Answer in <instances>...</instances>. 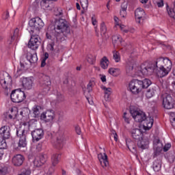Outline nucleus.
<instances>
[{
	"label": "nucleus",
	"instance_id": "nucleus-1",
	"mask_svg": "<svg viewBox=\"0 0 175 175\" xmlns=\"http://www.w3.org/2000/svg\"><path fill=\"white\" fill-rule=\"evenodd\" d=\"M139 70L144 76H151L152 73H156L158 77H165L170 72L163 67V57L158 58L155 63L149 64L148 66L141 65Z\"/></svg>",
	"mask_w": 175,
	"mask_h": 175
},
{
	"label": "nucleus",
	"instance_id": "nucleus-2",
	"mask_svg": "<svg viewBox=\"0 0 175 175\" xmlns=\"http://www.w3.org/2000/svg\"><path fill=\"white\" fill-rule=\"evenodd\" d=\"M53 41L56 43H61L70 33V26L66 20L57 18L55 21Z\"/></svg>",
	"mask_w": 175,
	"mask_h": 175
},
{
	"label": "nucleus",
	"instance_id": "nucleus-3",
	"mask_svg": "<svg viewBox=\"0 0 175 175\" xmlns=\"http://www.w3.org/2000/svg\"><path fill=\"white\" fill-rule=\"evenodd\" d=\"M151 84V80L148 79H145L142 81L133 79L129 84V88L132 94L134 95H137V94H140L143 90L148 88Z\"/></svg>",
	"mask_w": 175,
	"mask_h": 175
},
{
	"label": "nucleus",
	"instance_id": "nucleus-4",
	"mask_svg": "<svg viewBox=\"0 0 175 175\" xmlns=\"http://www.w3.org/2000/svg\"><path fill=\"white\" fill-rule=\"evenodd\" d=\"M130 113L131 114L133 118L136 122H144L147 125V128H151L154 124V119L149 118L150 122L147 120V116L146 113L142 111H137L136 109H130Z\"/></svg>",
	"mask_w": 175,
	"mask_h": 175
},
{
	"label": "nucleus",
	"instance_id": "nucleus-5",
	"mask_svg": "<svg viewBox=\"0 0 175 175\" xmlns=\"http://www.w3.org/2000/svg\"><path fill=\"white\" fill-rule=\"evenodd\" d=\"M44 27V23L39 17L33 18L29 21V26L27 27V31L31 34L38 35L40 32V29Z\"/></svg>",
	"mask_w": 175,
	"mask_h": 175
},
{
	"label": "nucleus",
	"instance_id": "nucleus-6",
	"mask_svg": "<svg viewBox=\"0 0 175 175\" xmlns=\"http://www.w3.org/2000/svg\"><path fill=\"white\" fill-rule=\"evenodd\" d=\"M39 84L40 86L42 88V95H47L49 91H50V87L51 85V81H50V77L43 74L40 73L38 75Z\"/></svg>",
	"mask_w": 175,
	"mask_h": 175
},
{
	"label": "nucleus",
	"instance_id": "nucleus-7",
	"mask_svg": "<svg viewBox=\"0 0 175 175\" xmlns=\"http://www.w3.org/2000/svg\"><path fill=\"white\" fill-rule=\"evenodd\" d=\"M10 98L14 103H21L25 99V93L21 89H16L12 90Z\"/></svg>",
	"mask_w": 175,
	"mask_h": 175
},
{
	"label": "nucleus",
	"instance_id": "nucleus-8",
	"mask_svg": "<svg viewBox=\"0 0 175 175\" xmlns=\"http://www.w3.org/2000/svg\"><path fill=\"white\" fill-rule=\"evenodd\" d=\"M0 84L4 90L11 88L12 87V77L8 73L0 74Z\"/></svg>",
	"mask_w": 175,
	"mask_h": 175
},
{
	"label": "nucleus",
	"instance_id": "nucleus-9",
	"mask_svg": "<svg viewBox=\"0 0 175 175\" xmlns=\"http://www.w3.org/2000/svg\"><path fill=\"white\" fill-rule=\"evenodd\" d=\"M40 38L38 34H31V38L28 42V47L31 50H38L40 46Z\"/></svg>",
	"mask_w": 175,
	"mask_h": 175
},
{
	"label": "nucleus",
	"instance_id": "nucleus-10",
	"mask_svg": "<svg viewBox=\"0 0 175 175\" xmlns=\"http://www.w3.org/2000/svg\"><path fill=\"white\" fill-rule=\"evenodd\" d=\"M16 135L19 137L18 147L20 148L27 147V135L25 130L16 129Z\"/></svg>",
	"mask_w": 175,
	"mask_h": 175
},
{
	"label": "nucleus",
	"instance_id": "nucleus-11",
	"mask_svg": "<svg viewBox=\"0 0 175 175\" xmlns=\"http://www.w3.org/2000/svg\"><path fill=\"white\" fill-rule=\"evenodd\" d=\"M163 106L164 109L170 110L174 107V99L170 94H166L163 97Z\"/></svg>",
	"mask_w": 175,
	"mask_h": 175
},
{
	"label": "nucleus",
	"instance_id": "nucleus-12",
	"mask_svg": "<svg viewBox=\"0 0 175 175\" xmlns=\"http://www.w3.org/2000/svg\"><path fill=\"white\" fill-rule=\"evenodd\" d=\"M31 136L33 142H39V140L43 139V136H44V131L42 129H35L31 131Z\"/></svg>",
	"mask_w": 175,
	"mask_h": 175
},
{
	"label": "nucleus",
	"instance_id": "nucleus-13",
	"mask_svg": "<svg viewBox=\"0 0 175 175\" xmlns=\"http://www.w3.org/2000/svg\"><path fill=\"white\" fill-rule=\"evenodd\" d=\"M135 16L136 23L138 24H142V23H143L146 18L144 16H146V12H144V10H143V8H137L135 11Z\"/></svg>",
	"mask_w": 175,
	"mask_h": 175
},
{
	"label": "nucleus",
	"instance_id": "nucleus-14",
	"mask_svg": "<svg viewBox=\"0 0 175 175\" xmlns=\"http://www.w3.org/2000/svg\"><path fill=\"white\" fill-rule=\"evenodd\" d=\"M40 119L45 122H50L54 120V111L48 110L46 112H43L40 116Z\"/></svg>",
	"mask_w": 175,
	"mask_h": 175
},
{
	"label": "nucleus",
	"instance_id": "nucleus-15",
	"mask_svg": "<svg viewBox=\"0 0 175 175\" xmlns=\"http://www.w3.org/2000/svg\"><path fill=\"white\" fill-rule=\"evenodd\" d=\"M130 133L134 140H141L143 137V131L139 129H132L130 130Z\"/></svg>",
	"mask_w": 175,
	"mask_h": 175
},
{
	"label": "nucleus",
	"instance_id": "nucleus-16",
	"mask_svg": "<svg viewBox=\"0 0 175 175\" xmlns=\"http://www.w3.org/2000/svg\"><path fill=\"white\" fill-rule=\"evenodd\" d=\"M22 84L25 90H32V87H33V77L23 78L22 81Z\"/></svg>",
	"mask_w": 175,
	"mask_h": 175
},
{
	"label": "nucleus",
	"instance_id": "nucleus-17",
	"mask_svg": "<svg viewBox=\"0 0 175 175\" xmlns=\"http://www.w3.org/2000/svg\"><path fill=\"white\" fill-rule=\"evenodd\" d=\"M65 144V137H64V134H60L57 135V140L55 142V147L57 148V150H61V148H63Z\"/></svg>",
	"mask_w": 175,
	"mask_h": 175
},
{
	"label": "nucleus",
	"instance_id": "nucleus-18",
	"mask_svg": "<svg viewBox=\"0 0 175 175\" xmlns=\"http://www.w3.org/2000/svg\"><path fill=\"white\" fill-rule=\"evenodd\" d=\"M25 159L24 156L21 154H16L12 158V163L14 166H21L24 163Z\"/></svg>",
	"mask_w": 175,
	"mask_h": 175
},
{
	"label": "nucleus",
	"instance_id": "nucleus-19",
	"mask_svg": "<svg viewBox=\"0 0 175 175\" xmlns=\"http://www.w3.org/2000/svg\"><path fill=\"white\" fill-rule=\"evenodd\" d=\"M0 135L2 136L3 139H10V127L8 126H4L0 129Z\"/></svg>",
	"mask_w": 175,
	"mask_h": 175
},
{
	"label": "nucleus",
	"instance_id": "nucleus-20",
	"mask_svg": "<svg viewBox=\"0 0 175 175\" xmlns=\"http://www.w3.org/2000/svg\"><path fill=\"white\" fill-rule=\"evenodd\" d=\"M98 158L100 165L103 166V167H106L109 166V161L107 160V154H106V153L98 154Z\"/></svg>",
	"mask_w": 175,
	"mask_h": 175
},
{
	"label": "nucleus",
	"instance_id": "nucleus-21",
	"mask_svg": "<svg viewBox=\"0 0 175 175\" xmlns=\"http://www.w3.org/2000/svg\"><path fill=\"white\" fill-rule=\"evenodd\" d=\"M148 144H150V142L147 139H141L137 141V146L139 148H142V150H146V148H148Z\"/></svg>",
	"mask_w": 175,
	"mask_h": 175
},
{
	"label": "nucleus",
	"instance_id": "nucleus-22",
	"mask_svg": "<svg viewBox=\"0 0 175 175\" xmlns=\"http://www.w3.org/2000/svg\"><path fill=\"white\" fill-rule=\"evenodd\" d=\"M167 12L168 15L175 21V1L172 3V8L169 7V5L166 4Z\"/></svg>",
	"mask_w": 175,
	"mask_h": 175
},
{
	"label": "nucleus",
	"instance_id": "nucleus-23",
	"mask_svg": "<svg viewBox=\"0 0 175 175\" xmlns=\"http://www.w3.org/2000/svg\"><path fill=\"white\" fill-rule=\"evenodd\" d=\"M27 59L30 62V64H36L38 62V55L36 53H27L26 55Z\"/></svg>",
	"mask_w": 175,
	"mask_h": 175
},
{
	"label": "nucleus",
	"instance_id": "nucleus-24",
	"mask_svg": "<svg viewBox=\"0 0 175 175\" xmlns=\"http://www.w3.org/2000/svg\"><path fill=\"white\" fill-rule=\"evenodd\" d=\"M127 9H128V3L124 1L121 5V10L120 12V15L123 18H125L128 14V13L126 12Z\"/></svg>",
	"mask_w": 175,
	"mask_h": 175
},
{
	"label": "nucleus",
	"instance_id": "nucleus-25",
	"mask_svg": "<svg viewBox=\"0 0 175 175\" xmlns=\"http://www.w3.org/2000/svg\"><path fill=\"white\" fill-rule=\"evenodd\" d=\"M126 144L130 151L132 152H136V145H135V142H133V141L130 139H126Z\"/></svg>",
	"mask_w": 175,
	"mask_h": 175
},
{
	"label": "nucleus",
	"instance_id": "nucleus-26",
	"mask_svg": "<svg viewBox=\"0 0 175 175\" xmlns=\"http://www.w3.org/2000/svg\"><path fill=\"white\" fill-rule=\"evenodd\" d=\"M163 64H164V66H163V67L165 68L168 72H170V70H172V66L173 64H172V61H170V59H169V58L163 57Z\"/></svg>",
	"mask_w": 175,
	"mask_h": 175
},
{
	"label": "nucleus",
	"instance_id": "nucleus-27",
	"mask_svg": "<svg viewBox=\"0 0 175 175\" xmlns=\"http://www.w3.org/2000/svg\"><path fill=\"white\" fill-rule=\"evenodd\" d=\"M18 28H16L13 32V35L11 36L10 38L8 40V44H12L18 38Z\"/></svg>",
	"mask_w": 175,
	"mask_h": 175
},
{
	"label": "nucleus",
	"instance_id": "nucleus-28",
	"mask_svg": "<svg viewBox=\"0 0 175 175\" xmlns=\"http://www.w3.org/2000/svg\"><path fill=\"white\" fill-rule=\"evenodd\" d=\"M112 43L113 44V46H121V43H122V38H121L120 36H113Z\"/></svg>",
	"mask_w": 175,
	"mask_h": 175
},
{
	"label": "nucleus",
	"instance_id": "nucleus-29",
	"mask_svg": "<svg viewBox=\"0 0 175 175\" xmlns=\"http://www.w3.org/2000/svg\"><path fill=\"white\" fill-rule=\"evenodd\" d=\"M103 90L105 93V100H110V96L111 95V88H106V86L103 87Z\"/></svg>",
	"mask_w": 175,
	"mask_h": 175
},
{
	"label": "nucleus",
	"instance_id": "nucleus-30",
	"mask_svg": "<svg viewBox=\"0 0 175 175\" xmlns=\"http://www.w3.org/2000/svg\"><path fill=\"white\" fill-rule=\"evenodd\" d=\"M162 167V161L161 159H157L153 162V170L154 172H159Z\"/></svg>",
	"mask_w": 175,
	"mask_h": 175
},
{
	"label": "nucleus",
	"instance_id": "nucleus-31",
	"mask_svg": "<svg viewBox=\"0 0 175 175\" xmlns=\"http://www.w3.org/2000/svg\"><path fill=\"white\" fill-rule=\"evenodd\" d=\"M36 3H40V6L42 9H49L50 8V2L49 0H36Z\"/></svg>",
	"mask_w": 175,
	"mask_h": 175
},
{
	"label": "nucleus",
	"instance_id": "nucleus-32",
	"mask_svg": "<svg viewBox=\"0 0 175 175\" xmlns=\"http://www.w3.org/2000/svg\"><path fill=\"white\" fill-rule=\"evenodd\" d=\"M109 62L107 59L106 56H104L100 60V66L103 69H107V66H109Z\"/></svg>",
	"mask_w": 175,
	"mask_h": 175
},
{
	"label": "nucleus",
	"instance_id": "nucleus-33",
	"mask_svg": "<svg viewBox=\"0 0 175 175\" xmlns=\"http://www.w3.org/2000/svg\"><path fill=\"white\" fill-rule=\"evenodd\" d=\"M163 147V146L162 145V144H160V146H154V148L155 150L153 155L154 158L158 157V155H159L161 152H162Z\"/></svg>",
	"mask_w": 175,
	"mask_h": 175
},
{
	"label": "nucleus",
	"instance_id": "nucleus-34",
	"mask_svg": "<svg viewBox=\"0 0 175 175\" xmlns=\"http://www.w3.org/2000/svg\"><path fill=\"white\" fill-rule=\"evenodd\" d=\"M80 3L83 8L81 13L84 14V13H85L88 9V0H80Z\"/></svg>",
	"mask_w": 175,
	"mask_h": 175
},
{
	"label": "nucleus",
	"instance_id": "nucleus-35",
	"mask_svg": "<svg viewBox=\"0 0 175 175\" xmlns=\"http://www.w3.org/2000/svg\"><path fill=\"white\" fill-rule=\"evenodd\" d=\"M165 157H167V159L170 163H173L175 159V152L174 151H170L166 153Z\"/></svg>",
	"mask_w": 175,
	"mask_h": 175
},
{
	"label": "nucleus",
	"instance_id": "nucleus-36",
	"mask_svg": "<svg viewBox=\"0 0 175 175\" xmlns=\"http://www.w3.org/2000/svg\"><path fill=\"white\" fill-rule=\"evenodd\" d=\"M155 89L154 88H150L146 91V96L148 98V99H150V98H152L154 95H155Z\"/></svg>",
	"mask_w": 175,
	"mask_h": 175
},
{
	"label": "nucleus",
	"instance_id": "nucleus-37",
	"mask_svg": "<svg viewBox=\"0 0 175 175\" xmlns=\"http://www.w3.org/2000/svg\"><path fill=\"white\" fill-rule=\"evenodd\" d=\"M108 72L110 75L115 77L118 76V75H120V69L118 68H111L109 69Z\"/></svg>",
	"mask_w": 175,
	"mask_h": 175
},
{
	"label": "nucleus",
	"instance_id": "nucleus-38",
	"mask_svg": "<svg viewBox=\"0 0 175 175\" xmlns=\"http://www.w3.org/2000/svg\"><path fill=\"white\" fill-rule=\"evenodd\" d=\"M64 100H65V96L62 94L57 92L56 95V103H61Z\"/></svg>",
	"mask_w": 175,
	"mask_h": 175
},
{
	"label": "nucleus",
	"instance_id": "nucleus-39",
	"mask_svg": "<svg viewBox=\"0 0 175 175\" xmlns=\"http://www.w3.org/2000/svg\"><path fill=\"white\" fill-rule=\"evenodd\" d=\"M59 158V154H53L52 158H51L53 166H55V165H57V163H58Z\"/></svg>",
	"mask_w": 175,
	"mask_h": 175
},
{
	"label": "nucleus",
	"instance_id": "nucleus-40",
	"mask_svg": "<svg viewBox=\"0 0 175 175\" xmlns=\"http://www.w3.org/2000/svg\"><path fill=\"white\" fill-rule=\"evenodd\" d=\"M8 113H10V117L11 118V120H16L17 118V111L13 109L12 108L8 111Z\"/></svg>",
	"mask_w": 175,
	"mask_h": 175
},
{
	"label": "nucleus",
	"instance_id": "nucleus-41",
	"mask_svg": "<svg viewBox=\"0 0 175 175\" xmlns=\"http://www.w3.org/2000/svg\"><path fill=\"white\" fill-rule=\"evenodd\" d=\"M29 114V109L27 107L23 108L21 112H20V116L22 117H27Z\"/></svg>",
	"mask_w": 175,
	"mask_h": 175
},
{
	"label": "nucleus",
	"instance_id": "nucleus-42",
	"mask_svg": "<svg viewBox=\"0 0 175 175\" xmlns=\"http://www.w3.org/2000/svg\"><path fill=\"white\" fill-rule=\"evenodd\" d=\"M113 59L116 62H120V61H121V57H120V53H118V51H114L113 52Z\"/></svg>",
	"mask_w": 175,
	"mask_h": 175
},
{
	"label": "nucleus",
	"instance_id": "nucleus-43",
	"mask_svg": "<svg viewBox=\"0 0 175 175\" xmlns=\"http://www.w3.org/2000/svg\"><path fill=\"white\" fill-rule=\"evenodd\" d=\"M107 31V28L106 27V25L105 24V22H103L100 24V33L101 35H105Z\"/></svg>",
	"mask_w": 175,
	"mask_h": 175
},
{
	"label": "nucleus",
	"instance_id": "nucleus-44",
	"mask_svg": "<svg viewBox=\"0 0 175 175\" xmlns=\"http://www.w3.org/2000/svg\"><path fill=\"white\" fill-rule=\"evenodd\" d=\"M21 75H23V70L20 69V67H18L17 70L14 72V79H17L18 77H20Z\"/></svg>",
	"mask_w": 175,
	"mask_h": 175
},
{
	"label": "nucleus",
	"instance_id": "nucleus-45",
	"mask_svg": "<svg viewBox=\"0 0 175 175\" xmlns=\"http://www.w3.org/2000/svg\"><path fill=\"white\" fill-rule=\"evenodd\" d=\"M54 14L56 16H62V14H64L62 9L61 8H55L54 10Z\"/></svg>",
	"mask_w": 175,
	"mask_h": 175
},
{
	"label": "nucleus",
	"instance_id": "nucleus-46",
	"mask_svg": "<svg viewBox=\"0 0 175 175\" xmlns=\"http://www.w3.org/2000/svg\"><path fill=\"white\" fill-rule=\"evenodd\" d=\"M42 165H44L47 161V154H40L39 159Z\"/></svg>",
	"mask_w": 175,
	"mask_h": 175
},
{
	"label": "nucleus",
	"instance_id": "nucleus-47",
	"mask_svg": "<svg viewBox=\"0 0 175 175\" xmlns=\"http://www.w3.org/2000/svg\"><path fill=\"white\" fill-rule=\"evenodd\" d=\"M8 173V167L5 165L0 166V174L5 175Z\"/></svg>",
	"mask_w": 175,
	"mask_h": 175
},
{
	"label": "nucleus",
	"instance_id": "nucleus-48",
	"mask_svg": "<svg viewBox=\"0 0 175 175\" xmlns=\"http://www.w3.org/2000/svg\"><path fill=\"white\" fill-rule=\"evenodd\" d=\"M40 110H42V107L39 105L36 106L33 109V114L36 116H39V114H40Z\"/></svg>",
	"mask_w": 175,
	"mask_h": 175
},
{
	"label": "nucleus",
	"instance_id": "nucleus-49",
	"mask_svg": "<svg viewBox=\"0 0 175 175\" xmlns=\"http://www.w3.org/2000/svg\"><path fill=\"white\" fill-rule=\"evenodd\" d=\"M7 144H6V141L3 137H0V148H6Z\"/></svg>",
	"mask_w": 175,
	"mask_h": 175
},
{
	"label": "nucleus",
	"instance_id": "nucleus-50",
	"mask_svg": "<svg viewBox=\"0 0 175 175\" xmlns=\"http://www.w3.org/2000/svg\"><path fill=\"white\" fill-rule=\"evenodd\" d=\"M34 166H36V167H40V166H42L43 163L40 161V159H36L33 161Z\"/></svg>",
	"mask_w": 175,
	"mask_h": 175
},
{
	"label": "nucleus",
	"instance_id": "nucleus-51",
	"mask_svg": "<svg viewBox=\"0 0 175 175\" xmlns=\"http://www.w3.org/2000/svg\"><path fill=\"white\" fill-rule=\"evenodd\" d=\"M111 137H113L115 142L118 141V135H117V133H116V131L112 130L111 131Z\"/></svg>",
	"mask_w": 175,
	"mask_h": 175
},
{
	"label": "nucleus",
	"instance_id": "nucleus-52",
	"mask_svg": "<svg viewBox=\"0 0 175 175\" xmlns=\"http://www.w3.org/2000/svg\"><path fill=\"white\" fill-rule=\"evenodd\" d=\"M92 85H94V83H92V82H90L88 84L87 90L88 92H91V91H92Z\"/></svg>",
	"mask_w": 175,
	"mask_h": 175
},
{
	"label": "nucleus",
	"instance_id": "nucleus-53",
	"mask_svg": "<svg viewBox=\"0 0 175 175\" xmlns=\"http://www.w3.org/2000/svg\"><path fill=\"white\" fill-rule=\"evenodd\" d=\"M170 147H172V144H165V146L163 147L164 152L169 151V149L170 148Z\"/></svg>",
	"mask_w": 175,
	"mask_h": 175
},
{
	"label": "nucleus",
	"instance_id": "nucleus-54",
	"mask_svg": "<svg viewBox=\"0 0 175 175\" xmlns=\"http://www.w3.org/2000/svg\"><path fill=\"white\" fill-rule=\"evenodd\" d=\"M10 113H9V111L3 113V117L4 118H5V120H12V118L10 117Z\"/></svg>",
	"mask_w": 175,
	"mask_h": 175
},
{
	"label": "nucleus",
	"instance_id": "nucleus-55",
	"mask_svg": "<svg viewBox=\"0 0 175 175\" xmlns=\"http://www.w3.org/2000/svg\"><path fill=\"white\" fill-rule=\"evenodd\" d=\"M161 144H162L161 143V140H159V139H154V147H155V146L157 147V146H158V145L161 146Z\"/></svg>",
	"mask_w": 175,
	"mask_h": 175
},
{
	"label": "nucleus",
	"instance_id": "nucleus-56",
	"mask_svg": "<svg viewBox=\"0 0 175 175\" xmlns=\"http://www.w3.org/2000/svg\"><path fill=\"white\" fill-rule=\"evenodd\" d=\"M9 18V11H6L3 14V19L8 20Z\"/></svg>",
	"mask_w": 175,
	"mask_h": 175
},
{
	"label": "nucleus",
	"instance_id": "nucleus-57",
	"mask_svg": "<svg viewBox=\"0 0 175 175\" xmlns=\"http://www.w3.org/2000/svg\"><path fill=\"white\" fill-rule=\"evenodd\" d=\"M126 112H124V115H123V118L125 121V122H126L127 124H129V118H128V116H126Z\"/></svg>",
	"mask_w": 175,
	"mask_h": 175
},
{
	"label": "nucleus",
	"instance_id": "nucleus-58",
	"mask_svg": "<svg viewBox=\"0 0 175 175\" xmlns=\"http://www.w3.org/2000/svg\"><path fill=\"white\" fill-rule=\"evenodd\" d=\"M75 132L77 135H81V129L79 126H75Z\"/></svg>",
	"mask_w": 175,
	"mask_h": 175
},
{
	"label": "nucleus",
	"instance_id": "nucleus-59",
	"mask_svg": "<svg viewBox=\"0 0 175 175\" xmlns=\"http://www.w3.org/2000/svg\"><path fill=\"white\" fill-rule=\"evenodd\" d=\"M88 62L90 64V65H94V62L95 60L92 57H88Z\"/></svg>",
	"mask_w": 175,
	"mask_h": 175
},
{
	"label": "nucleus",
	"instance_id": "nucleus-60",
	"mask_svg": "<svg viewBox=\"0 0 175 175\" xmlns=\"http://www.w3.org/2000/svg\"><path fill=\"white\" fill-rule=\"evenodd\" d=\"M55 43L56 42L53 41L51 44H49L51 51H54V45L55 44Z\"/></svg>",
	"mask_w": 175,
	"mask_h": 175
},
{
	"label": "nucleus",
	"instance_id": "nucleus-61",
	"mask_svg": "<svg viewBox=\"0 0 175 175\" xmlns=\"http://www.w3.org/2000/svg\"><path fill=\"white\" fill-rule=\"evenodd\" d=\"M20 66L21 67H19V69H21L23 72V70L25 69V65H24V63H23L21 61L20 62Z\"/></svg>",
	"mask_w": 175,
	"mask_h": 175
},
{
	"label": "nucleus",
	"instance_id": "nucleus-62",
	"mask_svg": "<svg viewBox=\"0 0 175 175\" xmlns=\"http://www.w3.org/2000/svg\"><path fill=\"white\" fill-rule=\"evenodd\" d=\"M92 24L94 25H96V23H98L96 21V18H95V15H93V16L92 17Z\"/></svg>",
	"mask_w": 175,
	"mask_h": 175
},
{
	"label": "nucleus",
	"instance_id": "nucleus-63",
	"mask_svg": "<svg viewBox=\"0 0 175 175\" xmlns=\"http://www.w3.org/2000/svg\"><path fill=\"white\" fill-rule=\"evenodd\" d=\"M132 70H133V65H130L127 67V70L126 72H132Z\"/></svg>",
	"mask_w": 175,
	"mask_h": 175
},
{
	"label": "nucleus",
	"instance_id": "nucleus-64",
	"mask_svg": "<svg viewBox=\"0 0 175 175\" xmlns=\"http://www.w3.org/2000/svg\"><path fill=\"white\" fill-rule=\"evenodd\" d=\"M36 150L38 151H42V144H38L37 146H36Z\"/></svg>",
	"mask_w": 175,
	"mask_h": 175
}]
</instances>
